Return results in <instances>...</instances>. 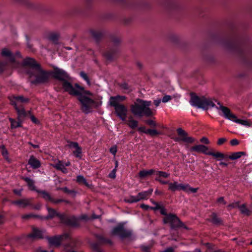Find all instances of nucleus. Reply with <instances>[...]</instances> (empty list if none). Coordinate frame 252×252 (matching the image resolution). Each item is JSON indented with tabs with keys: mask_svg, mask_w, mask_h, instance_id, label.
I'll return each instance as SVG.
<instances>
[{
	"mask_svg": "<svg viewBox=\"0 0 252 252\" xmlns=\"http://www.w3.org/2000/svg\"><path fill=\"white\" fill-rule=\"evenodd\" d=\"M218 42L227 49L237 53L244 63L252 68V59L247 53L246 40L236 34L231 36H219Z\"/></svg>",
	"mask_w": 252,
	"mask_h": 252,
	"instance_id": "f257e3e1",
	"label": "nucleus"
},
{
	"mask_svg": "<svg viewBox=\"0 0 252 252\" xmlns=\"http://www.w3.org/2000/svg\"><path fill=\"white\" fill-rule=\"evenodd\" d=\"M215 101L217 102L218 104L220 105L219 108L216 106L215 103L211 99L206 98L204 96L200 97L192 93L191 94L190 104L192 106L204 110H208L210 107H216L217 109L221 110L225 118L243 126H252V122L238 119L235 115L231 113L228 108L223 106L220 102L217 101L216 100Z\"/></svg>",
	"mask_w": 252,
	"mask_h": 252,
	"instance_id": "f03ea898",
	"label": "nucleus"
},
{
	"mask_svg": "<svg viewBox=\"0 0 252 252\" xmlns=\"http://www.w3.org/2000/svg\"><path fill=\"white\" fill-rule=\"evenodd\" d=\"M68 94L76 96L80 110L85 114L91 113L94 108L99 106L98 102L92 98L93 93L77 83H75V87Z\"/></svg>",
	"mask_w": 252,
	"mask_h": 252,
	"instance_id": "7ed1b4c3",
	"label": "nucleus"
},
{
	"mask_svg": "<svg viewBox=\"0 0 252 252\" xmlns=\"http://www.w3.org/2000/svg\"><path fill=\"white\" fill-rule=\"evenodd\" d=\"M24 64L30 67L28 71L29 77H35L34 80L31 81L32 84L37 85L48 82L51 75L50 71L43 70L41 65L35 60L31 58H27L24 60Z\"/></svg>",
	"mask_w": 252,
	"mask_h": 252,
	"instance_id": "20e7f679",
	"label": "nucleus"
},
{
	"mask_svg": "<svg viewBox=\"0 0 252 252\" xmlns=\"http://www.w3.org/2000/svg\"><path fill=\"white\" fill-rule=\"evenodd\" d=\"M152 104L151 101L145 100L139 98L136 99L134 103L130 105V111L136 117L141 118L143 116L150 117L154 114L150 108Z\"/></svg>",
	"mask_w": 252,
	"mask_h": 252,
	"instance_id": "39448f33",
	"label": "nucleus"
},
{
	"mask_svg": "<svg viewBox=\"0 0 252 252\" xmlns=\"http://www.w3.org/2000/svg\"><path fill=\"white\" fill-rule=\"evenodd\" d=\"M48 215L45 216L46 220H49L57 217L63 224L72 227L79 226L77 219L75 216H69L64 213H60L52 208L47 206Z\"/></svg>",
	"mask_w": 252,
	"mask_h": 252,
	"instance_id": "423d86ee",
	"label": "nucleus"
},
{
	"mask_svg": "<svg viewBox=\"0 0 252 252\" xmlns=\"http://www.w3.org/2000/svg\"><path fill=\"white\" fill-rule=\"evenodd\" d=\"M159 211L160 214L164 216L163 219V223L169 224L171 229L176 230L180 228L189 229L188 226L180 220L176 214L167 213L166 209L163 205L160 207Z\"/></svg>",
	"mask_w": 252,
	"mask_h": 252,
	"instance_id": "0eeeda50",
	"label": "nucleus"
},
{
	"mask_svg": "<svg viewBox=\"0 0 252 252\" xmlns=\"http://www.w3.org/2000/svg\"><path fill=\"white\" fill-rule=\"evenodd\" d=\"M50 75L53 78L62 82V86L65 92L69 93L75 87V84L73 85L68 81L69 76L64 70L54 67L53 70L50 71Z\"/></svg>",
	"mask_w": 252,
	"mask_h": 252,
	"instance_id": "6e6552de",
	"label": "nucleus"
},
{
	"mask_svg": "<svg viewBox=\"0 0 252 252\" xmlns=\"http://www.w3.org/2000/svg\"><path fill=\"white\" fill-rule=\"evenodd\" d=\"M109 38L113 45L103 53V55L107 60L112 61L115 59L118 53L120 40L114 34H109Z\"/></svg>",
	"mask_w": 252,
	"mask_h": 252,
	"instance_id": "1a4fd4ad",
	"label": "nucleus"
},
{
	"mask_svg": "<svg viewBox=\"0 0 252 252\" xmlns=\"http://www.w3.org/2000/svg\"><path fill=\"white\" fill-rule=\"evenodd\" d=\"M127 125L130 128L134 129L137 128V130L139 132L148 134L152 137H155L161 134L160 132L156 129H146L145 126L138 127V122L137 120H134L132 117L128 118L127 121Z\"/></svg>",
	"mask_w": 252,
	"mask_h": 252,
	"instance_id": "9d476101",
	"label": "nucleus"
},
{
	"mask_svg": "<svg viewBox=\"0 0 252 252\" xmlns=\"http://www.w3.org/2000/svg\"><path fill=\"white\" fill-rule=\"evenodd\" d=\"M124 225V223H119L112 229L111 235L119 236L122 239L130 237L132 235V232L130 230L125 229Z\"/></svg>",
	"mask_w": 252,
	"mask_h": 252,
	"instance_id": "9b49d317",
	"label": "nucleus"
},
{
	"mask_svg": "<svg viewBox=\"0 0 252 252\" xmlns=\"http://www.w3.org/2000/svg\"><path fill=\"white\" fill-rule=\"evenodd\" d=\"M155 180L159 182L160 184L162 185L168 184V189L172 192H175L177 190L179 191L181 190L185 191H187L188 187H189V184L185 185L183 184H178L177 182L171 183L169 182V181H164L162 179H159V178H156Z\"/></svg>",
	"mask_w": 252,
	"mask_h": 252,
	"instance_id": "f8f14e48",
	"label": "nucleus"
},
{
	"mask_svg": "<svg viewBox=\"0 0 252 252\" xmlns=\"http://www.w3.org/2000/svg\"><path fill=\"white\" fill-rule=\"evenodd\" d=\"M95 237L97 240V242H93L91 244V247L94 252H102L100 248L101 244H108L112 245V241L101 235L97 234Z\"/></svg>",
	"mask_w": 252,
	"mask_h": 252,
	"instance_id": "ddd939ff",
	"label": "nucleus"
},
{
	"mask_svg": "<svg viewBox=\"0 0 252 252\" xmlns=\"http://www.w3.org/2000/svg\"><path fill=\"white\" fill-rule=\"evenodd\" d=\"M239 201L230 203L227 205V209L228 210H230L233 208H238L241 214L248 217L251 216L252 211L247 207V204L244 203L241 205Z\"/></svg>",
	"mask_w": 252,
	"mask_h": 252,
	"instance_id": "4468645a",
	"label": "nucleus"
},
{
	"mask_svg": "<svg viewBox=\"0 0 252 252\" xmlns=\"http://www.w3.org/2000/svg\"><path fill=\"white\" fill-rule=\"evenodd\" d=\"M177 132L179 137L174 138V141L176 142L183 141L189 144H191L195 142V139L192 137L188 136V133L182 128H177Z\"/></svg>",
	"mask_w": 252,
	"mask_h": 252,
	"instance_id": "2eb2a0df",
	"label": "nucleus"
},
{
	"mask_svg": "<svg viewBox=\"0 0 252 252\" xmlns=\"http://www.w3.org/2000/svg\"><path fill=\"white\" fill-rule=\"evenodd\" d=\"M69 238V235L67 233H64L61 235L48 237L47 240L50 246L58 247L61 246V242L63 240H66Z\"/></svg>",
	"mask_w": 252,
	"mask_h": 252,
	"instance_id": "dca6fc26",
	"label": "nucleus"
},
{
	"mask_svg": "<svg viewBox=\"0 0 252 252\" xmlns=\"http://www.w3.org/2000/svg\"><path fill=\"white\" fill-rule=\"evenodd\" d=\"M110 105L115 108L117 115L123 121L126 120L127 110L124 104L113 102L112 104H110Z\"/></svg>",
	"mask_w": 252,
	"mask_h": 252,
	"instance_id": "f3484780",
	"label": "nucleus"
},
{
	"mask_svg": "<svg viewBox=\"0 0 252 252\" xmlns=\"http://www.w3.org/2000/svg\"><path fill=\"white\" fill-rule=\"evenodd\" d=\"M90 34L97 44H99L101 39L107 35L106 32L102 30L91 29Z\"/></svg>",
	"mask_w": 252,
	"mask_h": 252,
	"instance_id": "a211bd4d",
	"label": "nucleus"
},
{
	"mask_svg": "<svg viewBox=\"0 0 252 252\" xmlns=\"http://www.w3.org/2000/svg\"><path fill=\"white\" fill-rule=\"evenodd\" d=\"M10 104L12 106L18 105L17 102L27 103L30 101V99L24 97L23 95H13L9 97Z\"/></svg>",
	"mask_w": 252,
	"mask_h": 252,
	"instance_id": "6ab92c4d",
	"label": "nucleus"
},
{
	"mask_svg": "<svg viewBox=\"0 0 252 252\" xmlns=\"http://www.w3.org/2000/svg\"><path fill=\"white\" fill-rule=\"evenodd\" d=\"M13 107L17 114V119L19 120L26 117L28 114L31 115V111L27 112L22 105H15L13 106Z\"/></svg>",
	"mask_w": 252,
	"mask_h": 252,
	"instance_id": "aec40b11",
	"label": "nucleus"
},
{
	"mask_svg": "<svg viewBox=\"0 0 252 252\" xmlns=\"http://www.w3.org/2000/svg\"><path fill=\"white\" fill-rule=\"evenodd\" d=\"M208 147L204 145H196L191 147L190 148V151L191 152H195L197 153H202L206 155H208V154L210 151H208Z\"/></svg>",
	"mask_w": 252,
	"mask_h": 252,
	"instance_id": "412c9836",
	"label": "nucleus"
},
{
	"mask_svg": "<svg viewBox=\"0 0 252 252\" xmlns=\"http://www.w3.org/2000/svg\"><path fill=\"white\" fill-rule=\"evenodd\" d=\"M14 1L20 4L26 5L30 8L40 10V5L32 3L29 0H14Z\"/></svg>",
	"mask_w": 252,
	"mask_h": 252,
	"instance_id": "4be33fe9",
	"label": "nucleus"
},
{
	"mask_svg": "<svg viewBox=\"0 0 252 252\" xmlns=\"http://www.w3.org/2000/svg\"><path fill=\"white\" fill-rule=\"evenodd\" d=\"M11 203L22 208H26L27 206L31 205L30 199L25 198L13 200L11 201Z\"/></svg>",
	"mask_w": 252,
	"mask_h": 252,
	"instance_id": "5701e85b",
	"label": "nucleus"
},
{
	"mask_svg": "<svg viewBox=\"0 0 252 252\" xmlns=\"http://www.w3.org/2000/svg\"><path fill=\"white\" fill-rule=\"evenodd\" d=\"M1 55L2 57L8 58L10 62L12 63L15 62L14 54L8 49L3 48L1 50Z\"/></svg>",
	"mask_w": 252,
	"mask_h": 252,
	"instance_id": "b1692460",
	"label": "nucleus"
},
{
	"mask_svg": "<svg viewBox=\"0 0 252 252\" xmlns=\"http://www.w3.org/2000/svg\"><path fill=\"white\" fill-rule=\"evenodd\" d=\"M209 221L212 222L214 225H220L223 224L222 220L219 218L216 213L213 212L210 216Z\"/></svg>",
	"mask_w": 252,
	"mask_h": 252,
	"instance_id": "393cba45",
	"label": "nucleus"
},
{
	"mask_svg": "<svg viewBox=\"0 0 252 252\" xmlns=\"http://www.w3.org/2000/svg\"><path fill=\"white\" fill-rule=\"evenodd\" d=\"M153 191V189L151 188L148 190L140 192L137 194L138 198L139 199V201L146 200L152 195Z\"/></svg>",
	"mask_w": 252,
	"mask_h": 252,
	"instance_id": "a878e982",
	"label": "nucleus"
},
{
	"mask_svg": "<svg viewBox=\"0 0 252 252\" xmlns=\"http://www.w3.org/2000/svg\"><path fill=\"white\" fill-rule=\"evenodd\" d=\"M28 163L33 169H37L40 167L41 162L33 156H31L29 159Z\"/></svg>",
	"mask_w": 252,
	"mask_h": 252,
	"instance_id": "bb28decb",
	"label": "nucleus"
},
{
	"mask_svg": "<svg viewBox=\"0 0 252 252\" xmlns=\"http://www.w3.org/2000/svg\"><path fill=\"white\" fill-rule=\"evenodd\" d=\"M156 170L154 169H151L148 170L145 169L140 170L138 173V177L140 179H144L147 177L151 176L155 173Z\"/></svg>",
	"mask_w": 252,
	"mask_h": 252,
	"instance_id": "cd10ccee",
	"label": "nucleus"
},
{
	"mask_svg": "<svg viewBox=\"0 0 252 252\" xmlns=\"http://www.w3.org/2000/svg\"><path fill=\"white\" fill-rule=\"evenodd\" d=\"M28 237L31 238H42V232L38 228H33L32 233L29 234Z\"/></svg>",
	"mask_w": 252,
	"mask_h": 252,
	"instance_id": "c85d7f7f",
	"label": "nucleus"
},
{
	"mask_svg": "<svg viewBox=\"0 0 252 252\" xmlns=\"http://www.w3.org/2000/svg\"><path fill=\"white\" fill-rule=\"evenodd\" d=\"M208 156H211L216 158H217L218 160H221L223 159H227L228 158V155L224 154L223 153H220V152H213L210 151L209 153L208 154Z\"/></svg>",
	"mask_w": 252,
	"mask_h": 252,
	"instance_id": "c756f323",
	"label": "nucleus"
},
{
	"mask_svg": "<svg viewBox=\"0 0 252 252\" xmlns=\"http://www.w3.org/2000/svg\"><path fill=\"white\" fill-rule=\"evenodd\" d=\"M9 121L10 123V128L11 129H15L18 127H22L21 120H18V121L12 118H9Z\"/></svg>",
	"mask_w": 252,
	"mask_h": 252,
	"instance_id": "7c9ffc66",
	"label": "nucleus"
},
{
	"mask_svg": "<svg viewBox=\"0 0 252 252\" xmlns=\"http://www.w3.org/2000/svg\"><path fill=\"white\" fill-rule=\"evenodd\" d=\"M36 192L38 194H41L43 199H44L46 201H50L52 198V197L51 196L49 193H48L46 190L37 189L36 190Z\"/></svg>",
	"mask_w": 252,
	"mask_h": 252,
	"instance_id": "2f4dec72",
	"label": "nucleus"
},
{
	"mask_svg": "<svg viewBox=\"0 0 252 252\" xmlns=\"http://www.w3.org/2000/svg\"><path fill=\"white\" fill-rule=\"evenodd\" d=\"M22 179L27 183V185L30 189L35 191L37 190V189H35V187L34 186V182L32 180L27 177H23Z\"/></svg>",
	"mask_w": 252,
	"mask_h": 252,
	"instance_id": "473e14b6",
	"label": "nucleus"
},
{
	"mask_svg": "<svg viewBox=\"0 0 252 252\" xmlns=\"http://www.w3.org/2000/svg\"><path fill=\"white\" fill-rule=\"evenodd\" d=\"M126 97L125 96L118 95L115 96H111L110 98V104L112 103H119V102L126 100Z\"/></svg>",
	"mask_w": 252,
	"mask_h": 252,
	"instance_id": "72a5a7b5",
	"label": "nucleus"
},
{
	"mask_svg": "<svg viewBox=\"0 0 252 252\" xmlns=\"http://www.w3.org/2000/svg\"><path fill=\"white\" fill-rule=\"evenodd\" d=\"M246 155V153L244 152H234L231 154V155H228V158L231 160H236L240 158L242 156Z\"/></svg>",
	"mask_w": 252,
	"mask_h": 252,
	"instance_id": "f704fd0d",
	"label": "nucleus"
},
{
	"mask_svg": "<svg viewBox=\"0 0 252 252\" xmlns=\"http://www.w3.org/2000/svg\"><path fill=\"white\" fill-rule=\"evenodd\" d=\"M76 181L79 184L84 185L88 188L91 187V185H90L86 181V179L84 177V176L82 175H78L76 177Z\"/></svg>",
	"mask_w": 252,
	"mask_h": 252,
	"instance_id": "c9c22d12",
	"label": "nucleus"
},
{
	"mask_svg": "<svg viewBox=\"0 0 252 252\" xmlns=\"http://www.w3.org/2000/svg\"><path fill=\"white\" fill-rule=\"evenodd\" d=\"M155 174L157 175L156 178H159L160 179V178H168L170 176L169 173L162 171H156Z\"/></svg>",
	"mask_w": 252,
	"mask_h": 252,
	"instance_id": "e433bc0d",
	"label": "nucleus"
},
{
	"mask_svg": "<svg viewBox=\"0 0 252 252\" xmlns=\"http://www.w3.org/2000/svg\"><path fill=\"white\" fill-rule=\"evenodd\" d=\"M125 202L128 203H133L139 201V199L138 198V196L130 195L128 198H125L124 200Z\"/></svg>",
	"mask_w": 252,
	"mask_h": 252,
	"instance_id": "4c0bfd02",
	"label": "nucleus"
},
{
	"mask_svg": "<svg viewBox=\"0 0 252 252\" xmlns=\"http://www.w3.org/2000/svg\"><path fill=\"white\" fill-rule=\"evenodd\" d=\"M0 149L1 150V154L3 157L6 159L8 160V152L6 149L5 146L1 145L0 146Z\"/></svg>",
	"mask_w": 252,
	"mask_h": 252,
	"instance_id": "58836bf2",
	"label": "nucleus"
},
{
	"mask_svg": "<svg viewBox=\"0 0 252 252\" xmlns=\"http://www.w3.org/2000/svg\"><path fill=\"white\" fill-rule=\"evenodd\" d=\"M82 152V148L79 146L75 149V150L73 152V154L75 157L81 158Z\"/></svg>",
	"mask_w": 252,
	"mask_h": 252,
	"instance_id": "ea45409f",
	"label": "nucleus"
},
{
	"mask_svg": "<svg viewBox=\"0 0 252 252\" xmlns=\"http://www.w3.org/2000/svg\"><path fill=\"white\" fill-rule=\"evenodd\" d=\"M49 38L50 40L56 43L59 39V35L56 33H51L49 35Z\"/></svg>",
	"mask_w": 252,
	"mask_h": 252,
	"instance_id": "a19ab883",
	"label": "nucleus"
},
{
	"mask_svg": "<svg viewBox=\"0 0 252 252\" xmlns=\"http://www.w3.org/2000/svg\"><path fill=\"white\" fill-rule=\"evenodd\" d=\"M51 202L55 204H59L60 203H62V202H65L66 203H69V201L68 200H66L65 199H55V198H54L52 197V199H51Z\"/></svg>",
	"mask_w": 252,
	"mask_h": 252,
	"instance_id": "79ce46f5",
	"label": "nucleus"
},
{
	"mask_svg": "<svg viewBox=\"0 0 252 252\" xmlns=\"http://www.w3.org/2000/svg\"><path fill=\"white\" fill-rule=\"evenodd\" d=\"M79 75L81 78H82L85 81H86L88 85L90 84V79L87 75V74L84 71H81L79 73Z\"/></svg>",
	"mask_w": 252,
	"mask_h": 252,
	"instance_id": "37998d69",
	"label": "nucleus"
},
{
	"mask_svg": "<svg viewBox=\"0 0 252 252\" xmlns=\"http://www.w3.org/2000/svg\"><path fill=\"white\" fill-rule=\"evenodd\" d=\"M57 190H61L63 191L64 192L67 194L75 193V192L74 190L69 189L67 187H59L57 189Z\"/></svg>",
	"mask_w": 252,
	"mask_h": 252,
	"instance_id": "c03bdc74",
	"label": "nucleus"
},
{
	"mask_svg": "<svg viewBox=\"0 0 252 252\" xmlns=\"http://www.w3.org/2000/svg\"><path fill=\"white\" fill-rule=\"evenodd\" d=\"M67 142L68 143V146L69 148H74L75 149L77 148V147H79L78 143L76 142H73L71 141L70 140L67 141Z\"/></svg>",
	"mask_w": 252,
	"mask_h": 252,
	"instance_id": "a18cd8bd",
	"label": "nucleus"
},
{
	"mask_svg": "<svg viewBox=\"0 0 252 252\" xmlns=\"http://www.w3.org/2000/svg\"><path fill=\"white\" fill-rule=\"evenodd\" d=\"M154 205H155V207H151V210H154V211L159 210V209H160V207L162 205L159 204L157 202H154Z\"/></svg>",
	"mask_w": 252,
	"mask_h": 252,
	"instance_id": "49530a36",
	"label": "nucleus"
},
{
	"mask_svg": "<svg viewBox=\"0 0 252 252\" xmlns=\"http://www.w3.org/2000/svg\"><path fill=\"white\" fill-rule=\"evenodd\" d=\"M146 123L151 127H156L157 126V123L152 120H147Z\"/></svg>",
	"mask_w": 252,
	"mask_h": 252,
	"instance_id": "de8ad7c7",
	"label": "nucleus"
},
{
	"mask_svg": "<svg viewBox=\"0 0 252 252\" xmlns=\"http://www.w3.org/2000/svg\"><path fill=\"white\" fill-rule=\"evenodd\" d=\"M116 169H113L111 172L109 174L108 177L109 178L111 179H115L116 177V172H117Z\"/></svg>",
	"mask_w": 252,
	"mask_h": 252,
	"instance_id": "09e8293b",
	"label": "nucleus"
},
{
	"mask_svg": "<svg viewBox=\"0 0 252 252\" xmlns=\"http://www.w3.org/2000/svg\"><path fill=\"white\" fill-rule=\"evenodd\" d=\"M110 152L114 156H115L117 152V146L115 145V146L111 147L110 149Z\"/></svg>",
	"mask_w": 252,
	"mask_h": 252,
	"instance_id": "8fccbe9b",
	"label": "nucleus"
},
{
	"mask_svg": "<svg viewBox=\"0 0 252 252\" xmlns=\"http://www.w3.org/2000/svg\"><path fill=\"white\" fill-rule=\"evenodd\" d=\"M63 166H64V165H63V164L62 163V162L61 161H59L58 162V163H56L55 166V167L57 169V170H60L61 169H62V167Z\"/></svg>",
	"mask_w": 252,
	"mask_h": 252,
	"instance_id": "3c124183",
	"label": "nucleus"
},
{
	"mask_svg": "<svg viewBox=\"0 0 252 252\" xmlns=\"http://www.w3.org/2000/svg\"><path fill=\"white\" fill-rule=\"evenodd\" d=\"M77 219V221H78V223H79V220H88V216L86 215H81V216H80L79 218H77L76 217ZM80 226V224H79V226L78 227H79Z\"/></svg>",
	"mask_w": 252,
	"mask_h": 252,
	"instance_id": "603ef678",
	"label": "nucleus"
},
{
	"mask_svg": "<svg viewBox=\"0 0 252 252\" xmlns=\"http://www.w3.org/2000/svg\"><path fill=\"white\" fill-rule=\"evenodd\" d=\"M172 97L170 95H166L164 96L162 99V101L163 103H166L171 99Z\"/></svg>",
	"mask_w": 252,
	"mask_h": 252,
	"instance_id": "864d4df0",
	"label": "nucleus"
},
{
	"mask_svg": "<svg viewBox=\"0 0 252 252\" xmlns=\"http://www.w3.org/2000/svg\"><path fill=\"white\" fill-rule=\"evenodd\" d=\"M217 202L224 205H225L226 204V202L224 200L223 197H220L218 198L217 200Z\"/></svg>",
	"mask_w": 252,
	"mask_h": 252,
	"instance_id": "5fc2aeb1",
	"label": "nucleus"
},
{
	"mask_svg": "<svg viewBox=\"0 0 252 252\" xmlns=\"http://www.w3.org/2000/svg\"><path fill=\"white\" fill-rule=\"evenodd\" d=\"M226 141H227V139L225 138H219L218 139L217 144L219 145H221L223 144H224Z\"/></svg>",
	"mask_w": 252,
	"mask_h": 252,
	"instance_id": "6e6d98bb",
	"label": "nucleus"
},
{
	"mask_svg": "<svg viewBox=\"0 0 252 252\" xmlns=\"http://www.w3.org/2000/svg\"><path fill=\"white\" fill-rule=\"evenodd\" d=\"M141 249L144 252H150L151 247L149 246H142L141 247Z\"/></svg>",
	"mask_w": 252,
	"mask_h": 252,
	"instance_id": "4d7b16f0",
	"label": "nucleus"
},
{
	"mask_svg": "<svg viewBox=\"0 0 252 252\" xmlns=\"http://www.w3.org/2000/svg\"><path fill=\"white\" fill-rule=\"evenodd\" d=\"M30 206L32 207L33 209L39 210L41 209V205L40 204H37L35 205H33L31 203V205H30Z\"/></svg>",
	"mask_w": 252,
	"mask_h": 252,
	"instance_id": "13d9d810",
	"label": "nucleus"
},
{
	"mask_svg": "<svg viewBox=\"0 0 252 252\" xmlns=\"http://www.w3.org/2000/svg\"><path fill=\"white\" fill-rule=\"evenodd\" d=\"M200 141L201 142V143H203L205 144H209L210 143V142L209 141V140L207 138L205 137H203L202 138H201L200 140Z\"/></svg>",
	"mask_w": 252,
	"mask_h": 252,
	"instance_id": "bf43d9fd",
	"label": "nucleus"
},
{
	"mask_svg": "<svg viewBox=\"0 0 252 252\" xmlns=\"http://www.w3.org/2000/svg\"><path fill=\"white\" fill-rule=\"evenodd\" d=\"M31 121L34 123V124H39V121L33 115H31Z\"/></svg>",
	"mask_w": 252,
	"mask_h": 252,
	"instance_id": "052dcab7",
	"label": "nucleus"
},
{
	"mask_svg": "<svg viewBox=\"0 0 252 252\" xmlns=\"http://www.w3.org/2000/svg\"><path fill=\"white\" fill-rule=\"evenodd\" d=\"M33 218L39 219L40 220H46L45 218V216H40L38 215H35L33 214Z\"/></svg>",
	"mask_w": 252,
	"mask_h": 252,
	"instance_id": "680f3d73",
	"label": "nucleus"
},
{
	"mask_svg": "<svg viewBox=\"0 0 252 252\" xmlns=\"http://www.w3.org/2000/svg\"><path fill=\"white\" fill-rule=\"evenodd\" d=\"M239 144V141L236 139H233L230 141V144L233 146H236Z\"/></svg>",
	"mask_w": 252,
	"mask_h": 252,
	"instance_id": "e2e57ef3",
	"label": "nucleus"
},
{
	"mask_svg": "<svg viewBox=\"0 0 252 252\" xmlns=\"http://www.w3.org/2000/svg\"><path fill=\"white\" fill-rule=\"evenodd\" d=\"M197 190H198V188H193L190 187L189 185V187H188V189H187V191H190V192H191L192 193L196 192Z\"/></svg>",
	"mask_w": 252,
	"mask_h": 252,
	"instance_id": "0e129e2a",
	"label": "nucleus"
},
{
	"mask_svg": "<svg viewBox=\"0 0 252 252\" xmlns=\"http://www.w3.org/2000/svg\"><path fill=\"white\" fill-rule=\"evenodd\" d=\"M140 208L144 210H148L151 209V206L146 205L145 204H141L140 206Z\"/></svg>",
	"mask_w": 252,
	"mask_h": 252,
	"instance_id": "69168bd1",
	"label": "nucleus"
},
{
	"mask_svg": "<svg viewBox=\"0 0 252 252\" xmlns=\"http://www.w3.org/2000/svg\"><path fill=\"white\" fill-rule=\"evenodd\" d=\"M33 217V214L31 213L29 214H25L22 216V218L25 220H28Z\"/></svg>",
	"mask_w": 252,
	"mask_h": 252,
	"instance_id": "338daca9",
	"label": "nucleus"
},
{
	"mask_svg": "<svg viewBox=\"0 0 252 252\" xmlns=\"http://www.w3.org/2000/svg\"><path fill=\"white\" fill-rule=\"evenodd\" d=\"M21 192H22V190L21 189H14L13 190V192L18 195V196H21Z\"/></svg>",
	"mask_w": 252,
	"mask_h": 252,
	"instance_id": "774afa93",
	"label": "nucleus"
}]
</instances>
